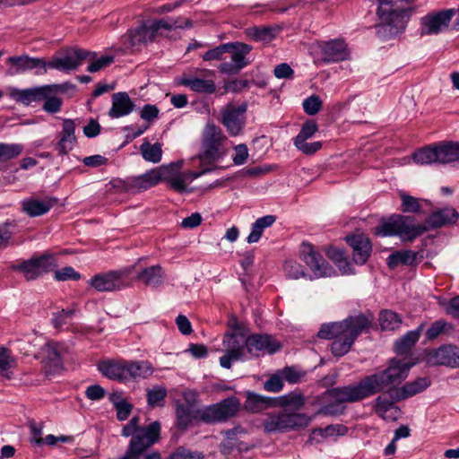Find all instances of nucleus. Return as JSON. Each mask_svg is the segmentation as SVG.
Returning a JSON list of instances; mask_svg holds the SVG:
<instances>
[{
	"mask_svg": "<svg viewBox=\"0 0 459 459\" xmlns=\"http://www.w3.org/2000/svg\"><path fill=\"white\" fill-rule=\"evenodd\" d=\"M274 399V407H281V410L266 415L263 420L265 432H287L308 425L310 418L305 413L297 412L305 404L301 393H290Z\"/></svg>",
	"mask_w": 459,
	"mask_h": 459,
	"instance_id": "1",
	"label": "nucleus"
},
{
	"mask_svg": "<svg viewBox=\"0 0 459 459\" xmlns=\"http://www.w3.org/2000/svg\"><path fill=\"white\" fill-rule=\"evenodd\" d=\"M239 406V400L236 396H230L218 403L197 410L196 415L193 416L189 407L179 403L176 407L177 426L180 429H186L195 418L205 423L225 421L237 414Z\"/></svg>",
	"mask_w": 459,
	"mask_h": 459,
	"instance_id": "2",
	"label": "nucleus"
},
{
	"mask_svg": "<svg viewBox=\"0 0 459 459\" xmlns=\"http://www.w3.org/2000/svg\"><path fill=\"white\" fill-rule=\"evenodd\" d=\"M300 258L312 272V275L305 272L303 265L296 261H287L284 264V273L290 279L298 280L299 278H308L309 280L333 277L336 272L331 266L322 255L309 244L303 242L300 248Z\"/></svg>",
	"mask_w": 459,
	"mask_h": 459,
	"instance_id": "3",
	"label": "nucleus"
},
{
	"mask_svg": "<svg viewBox=\"0 0 459 459\" xmlns=\"http://www.w3.org/2000/svg\"><path fill=\"white\" fill-rule=\"evenodd\" d=\"M413 363L392 359L387 368L362 378L359 383L360 394L372 396L385 390L396 387L409 374Z\"/></svg>",
	"mask_w": 459,
	"mask_h": 459,
	"instance_id": "4",
	"label": "nucleus"
},
{
	"mask_svg": "<svg viewBox=\"0 0 459 459\" xmlns=\"http://www.w3.org/2000/svg\"><path fill=\"white\" fill-rule=\"evenodd\" d=\"M412 2L414 0H377V32L384 30L389 37L402 33L410 18L409 4Z\"/></svg>",
	"mask_w": 459,
	"mask_h": 459,
	"instance_id": "5",
	"label": "nucleus"
},
{
	"mask_svg": "<svg viewBox=\"0 0 459 459\" xmlns=\"http://www.w3.org/2000/svg\"><path fill=\"white\" fill-rule=\"evenodd\" d=\"M228 137L222 130L214 124H207L204 128L201 142V152L198 154L201 166L212 168V165L221 160L228 152Z\"/></svg>",
	"mask_w": 459,
	"mask_h": 459,
	"instance_id": "6",
	"label": "nucleus"
},
{
	"mask_svg": "<svg viewBox=\"0 0 459 459\" xmlns=\"http://www.w3.org/2000/svg\"><path fill=\"white\" fill-rule=\"evenodd\" d=\"M359 383L342 387H334L325 392V397L331 400L328 403L321 406L316 415L338 416L344 412V403H355L368 398L360 394Z\"/></svg>",
	"mask_w": 459,
	"mask_h": 459,
	"instance_id": "7",
	"label": "nucleus"
},
{
	"mask_svg": "<svg viewBox=\"0 0 459 459\" xmlns=\"http://www.w3.org/2000/svg\"><path fill=\"white\" fill-rule=\"evenodd\" d=\"M212 168H204L201 171H182L181 163H170L160 166L161 182L166 183L167 186L178 194L191 193L193 188L189 185L203 175L212 172Z\"/></svg>",
	"mask_w": 459,
	"mask_h": 459,
	"instance_id": "8",
	"label": "nucleus"
},
{
	"mask_svg": "<svg viewBox=\"0 0 459 459\" xmlns=\"http://www.w3.org/2000/svg\"><path fill=\"white\" fill-rule=\"evenodd\" d=\"M411 216L393 215L376 229L381 236H398L403 241H411L426 232L424 223L414 224Z\"/></svg>",
	"mask_w": 459,
	"mask_h": 459,
	"instance_id": "9",
	"label": "nucleus"
},
{
	"mask_svg": "<svg viewBox=\"0 0 459 459\" xmlns=\"http://www.w3.org/2000/svg\"><path fill=\"white\" fill-rule=\"evenodd\" d=\"M372 316L366 315H358L352 317L351 325L339 334L332 342L331 351L333 356L342 357L347 354L357 337L364 331L369 328Z\"/></svg>",
	"mask_w": 459,
	"mask_h": 459,
	"instance_id": "10",
	"label": "nucleus"
},
{
	"mask_svg": "<svg viewBox=\"0 0 459 459\" xmlns=\"http://www.w3.org/2000/svg\"><path fill=\"white\" fill-rule=\"evenodd\" d=\"M134 266L98 273L89 281V285L99 292L120 290L127 286V280Z\"/></svg>",
	"mask_w": 459,
	"mask_h": 459,
	"instance_id": "11",
	"label": "nucleus"
},
{
	"mask_svg": "<svg viewBox=\"0 0 459 459\" xmlns=\"http://www.w3.org/2000/svg\"><path fill=\"white\" fill-rule=\"evenodd\" d=\"M92 56H94V54H91V51L79 48H71L66 49L63 56H53L47 62V68L70 73L82 65L86 58Z\"/></svg>",
	"mask_w": 459,
	"mask_h": 459,
	"instance_id": "12",
	"label": "nucleus"
},
{
	"mask_svg": "<svg viewBox=\"0 0 459 459\" xmlns=\"http://www.w3.org/2000/svg\"><path fill=\"white\" fill-rule=\"evenodd\" d=\"M247 106L246 103L238 106L228 103L221 108V122L230 136H238L243 133L247 122Z\"/></svg>",
	"mask_w": 459,
	"mask_h": 459,
	"instance_id": "13",
	"label": "nucleus"
},
{
	"mask_svg": "<svg viewBox=\"0 0 459 459\" xmlns=\"http://www.w3.org/2000/svg\"><path fill=\"white\" fill-rule=\"evenodd\" d=\"M225 354L220 358V365L223 368L230 369L232 363L244 359L246 338L237 333H227L222 341Z\"/></svg>",
	"mask_w": 459,
	"mask_h": 459,
	"instance_id": "14",
	"label": "nucleus"
},
{
	"mask_svg": "<svg viewBox=\"0 0 459 459\" xmlns=\"http://www.w3.org/2000/svg\"><path fill=\"white\" fill-rule=\"evenodd\" d=\"M74 87V86L69 82L61 84H47L24 90H15L12 95L16 101L28 106L32 102L43 100L44 98L48 97L51 92L65 91L66 90Z\"/></svg>",
	"mask_w": 459,
	"mask_h": 459,
	"instance_id": "15",
	"label": "nucleus"
},
{
	"mask_svg": "<svg viewBox=\"0 0 459 459\" xmlns=\"http://www.w3.org/2000/svg\"><path fill=\"white\" fill-rule=\"evenodd\" d=\"M7 65L6 74L14 76L36 69V74L47 72V62L43 58L31 57L28 55L10 56L5 61Z\"/></svg>",
	"mask_w": 459,
	"mask_h": 459,
	"instance_id": "16",
	"label": "nucleus"
},
{
	"mask_svg": "<svg viewBox=\"0 0 459 459\" xmlns=\"http://www.w3.org/2000/svg\"><path fill=\"white\" fill-rule=\"evenodd\" d=\"M230 48L229 52L231 56V62L221 63L218 69L222 74H234L246 67L249 61L247 56L251 52L252 47L242 42H229Z\"/></svg>",
	"mask_w": 459,
	"mask_h": 459,
	"instance_id": "17",
	"label": "nucleus"
},
{
	"mask_svg": "<svg viewBox=\"0 0 459 459\" xmlns=\"http://www.w3.org/2000/svg\"><path fill=\"white\" fill-rule=\"evenodd\" d=\"M161 182L160 167L152 169L145 173L128 178L124 181V190L127 193H140L157 186Z\"/></svg>",
	"mask_w": 459,
	"mask_h": 459,
	"instance_id": "18",
	"label": "nucleus"
},
{
	"mask_svg": "<svg viewBox=\"0 0 459 459\" xmlns=\"http://www.w3.org/2000/svg\"><path fill=\"white\" fill-rule=\"evenodd\" d=\"M456 12L455 8H451L426 15L422 18L420 34L433 35L439 33L443 29L448 27Z\"/></svg>",
	"mask_w": 459,
	"mask_h": 459,
	"instance_id": "19",
	"label": "nucleus"
},
{
	"mask_svg": "<svg viewBox=\"0 0 459 459\" xmlns=\"http://www.w3.org/2000/svg\"><path fill=\"white\" fill-rule=\"evenodd\" d=\"M428 361L433 365H441L452 368H459V346L445 344L432 351Z\"/></svg>",
	"mask_w": 459,
	"mask_h": 459,
	"instance_id": "20",
	"label": "nucleus"
},
{
	"mask_svg": "<svg viewBox=\"0 0 459 459\" xmlns=\"http://www.w3.org/2000/svg\"><path fill=\"white\" fill-rule=\"evenodd\" d=\"M324 61L326 63H335L350 58V51L346 42L342 39H334L325 41L321 45Z\"/></svg>",
	"mask_w": 459,
	"mask_h": 459,
	"instance_id": "21",
	"label": "nucleus"
},
{
	"mask_svg": "<svg viewBox=\"0 0 459 459\" xmlns=\"http://www.w3.org/2000/svg\"><path fill=\"white\" fill-rule=\"evenodd\" d=\"M246 348L252 356L258 357L265 352L274 353L280 349V346L273 341L270 335L253 334L246 339Z\"/></svg>",
	"mask_w": 459,
	"mask_h": 459,
	"instance_id": "22",
	"label": "nucleus"
},
{
	"mask_svg": "<svg viewBox=\"0 0 459 459\" xmlns=\"http://www.w3.org/2000/svg\"><path fill=\"white\" fill-rule=\"evenodd\" d=\"M458 218V212L452 207L437 209L429 214L424 221L426 232L430 230L454 225L456 223Z\"/></svg>",
	"mask_w": 459,
	"mask_h": 459,
	"instance_id": "23",
	"label": "nucleus"
},
{
	"mask_svg": "<svg viewBox=\"0 0 459 459\" xmlns=\"http://www.w3.org/2000/svg\"><path fill=\"white\" fill-rule=\"evenodd\" d=\"M59 347L58 343L48 342L41 348L42 363L48 375L57 373L63 368Z\"/></svg>",
	"mask_w": 459,
	"mask_h": 459,
	"instance_id": "24",
	"label": "nucleus"
},
{
	"mask_svg": "<svg viewBox=\"0 0 459 459\" xmlns=\"http://www.w3.org/2000/svg\"><path fill=\"white\" fill-rule=\"evenodd\" d=\"M99 370L106 377L121 383L128 382V360H108L99 363Z\"/></svg>",
	"mask_w": 459,
	"mask_h": 459,
	"instance_id": "25",
	"label": "nucleus"
},
{
	"mask_svg": "<svg viewBox=\"0 0 459 459\" xmlns=\"http://www.w3.org/2000/svg\"><path fill=\"white\" fill-rule=\"evenodd\" d=\"M55 267L54 258L51 255H42L39 258L24 262L21 270L28 280H33Z\"/></svg>",
	"mask_w": 459,
	"mask_h": 459,
	"instance_id": "26",
	"label": "nucleus"
},
{
	"mask_svg": "<svg viewBox=\"0 0 459 459\" xmlns=\"http://www.w3.org/2000/svg\"><path fill=\"white\" fill-rule=\"evenodd\" d=\"M346 240L352 248L353 260L357 264H364L370 256L372 251L371 242L364 235L358 234L347 237Z\"/></svg>",
	"mask_w": 459,
	"mask_h": 459,
	"instance_id": "27",
	"label": "nucleus"
},
{
	"mask_svg": "<svg viewBox=\"0 0 459 459\" xmlns=\"http://www.w3.org/2000/svg\"><path fill=\"white\" fill-rule=\"evenodd\" d=\"M134 108V103L126 92L120 91L112 95V106L108 110L111 118H119L129 115Z\"/></svg>",
	"mask_w": 459,
	"mask_h": 459,
	"instance_id": "28",
	"label": "nucleus"
},
{
	"mask_svg": "<svg viewBox=\"0 0 459 459\" xmlns=\"http://www.w3.org/2000/svg\"><path fill=\"white\" fill-rule=\"evenodd\" d=\"M179 83L193 91L203 94H212L216 91L213 80L203 79L194 75H184Z\"/></svg>",
	"mask_w": 459,
	"mask_h": 459,
	"instance_id": "29",
	"label": "nucleus"
},
{
	"mask_svg": "<svg viewBox=\"0 0 459 459\" xmlns=\"http://www.w3.org/2000/svg\"><path fill=\"white\" fill-rule=\"evenodd\" d=\"M386 392L383 393L376 399V411L383 419H387L386 413L389 411L395 410L394 403L402 399L396 398L398 394L397 387L385 388Z\"/></svg>",
	"mask_w": 459,
	"mask_h": 459,
	"instance_id": "30",
	"label": "nucleus"
},
{
	"mask_svg": "<svg viewBox=\"0 0 459 459\" xmlns=\"http://www.w3.org/2000/svg\"><path fill=\"white\" fill-rule=\"evenodd\" d=\"M438 164H446L459 160V143L442 142L436 144Z\"/></svg>",
	"mask_w": 459,
	"mask_h": 459,
	"instance_id": "31",
	"label": "nucleus"
},
{
	"mask_svg": "<svg viewBox=\"0 0 459 459\" xmlns=\"http://www.w3.org/2000/svg\"><path fill=\"white\" fill-rule=\"evenodd\" d=\"M274 398L260 395L253 392H247L244 407L247 411L256 413L268 408L274 407Z\"/></svg>",
	"mask_w": 459,
	"mask_h": 459,
	"instance_id": "32",
	"label": "nucleus"
},
{
	"mask_svg": "<svg viewBox=\"0 0 459 459\" xmlns=\"http://www.w3.org/2000/svg\"><path fill=\"white\" fill-rule=\"evenodd\" d=\"M56 199L37 200L28 199L22 202V210L30 217L47 213L56 204Z\"/></svg>",
	"mask_w": 459,
	"mask_h": 459,
	"instance_id": "33",
	"label": "nucleus"
},
{
	"mask_svg": "<svg viewBox=\"0 0 459 459\" xmlns=\"http://www.w3.org/2000/svg\"><path fill=\"white\" fill-rule=\"evenodd\" d=\"M423 328L424 324L422 323L415 330L407 332L402 338L397 340L394 344L395 352L399 355L408 353L418 342Z\"/></svg>",
	"mask_w": 459,
	"mask_h": 459,
	"instance_id": "34",
	"label": "nucleus"
},
{
	"mask_svg": "<svg viewBox=\"0 0 459 459\" xmlns=\"http://www.w3.org/2000/svg\"><path fill=\"white\" fill-rule=\"evenodd\" d=\"M130 46L132 48L138 47L148 40H152L155 35L152 31L150 22H144L140 26L130 30L127 34Z\"/></svg>",
	"mask_w": 459,
	"mask_h": 459,
	"instance_id": "35",
	"label": "nucleus"
},
{
	"mask_svg": "<svg viewBox=\"0 0 459 459\" xmlns=\"http://www.w3.org/2000/svg\"><path fill=\"white\" fill-rule=\"evenodd\" d=\"M430 379L423 377L415 379L414 381L406 383L402 387H397V393L400 394L396 398L407 399L422 391L426 390L430 385Z\"/></svg>",
	"mask_w": 459,
	"mask_h": 459,
	"instance_id": "36",
	"label": "nucleus"
},
{
	"mask_svg": "<svg viewBox=\"0 0 459 459\" xmlns=\"http://www.w3.org/2000/svg\"><path fill=\"white\" fill-rule=\"evenodd\" d=\"M352 317L353 316H349L342 322H333L322 325L317 333V336L320 339L334 340L339 334L343 333L349 325H351Z\"/></svg>",
	"mask_w": 459,
	"mask_h": 459,
	"instance_id": "37",
	"label": "nucleus"
},
{
	"mask_svg": "<svg viewBox=\"0 0 459 459\" xmlns=\"http://www.w3.org/2000/svg\"><path fill=\"white\" fill-rule=\"evenodd\" d=\"M153 373L152 364L146 360H128V381L147 378Z\"/></svg>",
	"mask_w": 459,
	"mask_h": 459,
	"instance_id": "38",
	"label": "nucleus"
},
{
	"mask_svg": "<svg viewBox=\"0 0 459 459\" xmlns=\"http://www.w3.org/2000/svg\"><path fill=\"white\" fill-rule=\"evenodd\" d=\"M276 221L274 215H265L258 218L251 226V231L247 238L249 244L259 241L265 229L271 227Z\"/></svg>",
	"mask_w": 459,
	"mask_h": 459,
	"instance_id": "39",
	"label": "nucleus"
},
{
	"mask_svg": "<svg viewBox=\"0 0 459 459\" xmlns=\"http://www.w3.org/2000/svg\"><path fill=\"white\" fill-rule=\"evenodd\" d=\"M418 257V253L412 250L395 251L386 259L389 268L394 269L399 264L413 265Z\"/></svg>",
	"mask_w": 459,
	"mask_h": 459,
	"instance_id": "40",
	"label": "nucleus"
},
{
	"mask_svg": "<svg viewBox=\"0 0 459 459\" xmlns=\"http://www.w3.org/2000/svg\"><path fill=\"white\" fill-rule=\"evenodd\" d=\"M164 278V273L160 265H152L143 269L137 275V279L146 285L159 286Z\"/></svg>",
	"mask_w": 459,
	"mask_h": 459,
	"instance_id": "41",
	"label": "nucleus"
},
{
	"mask_svg": "<svg viewBox=\"0 0 459 459\" xmlns=\"http://www.w3.org/2000/svg\"><path fill=\"white\" fill-rule=\"evenodd\" d=\"M140 153L145 161L159 163L162 158V144L160 143H151L144 139L140 145Z\"/></svg>",
	"mask_w": 459,
	"mask_h": 459,
	"instance_id": "42",
	"label": "nucleus"
},
{
	"mask_svg": "<svg viewBox=\"0 0 459 459\" xmlns=\"http://www.w3.org/2000/svg\"><path fill=\"white\" fill-rule=\"evenodd\" d=\"M149 22L155 36L161 29L169 30L173 28H186L191 26V22L188 19L179 20L174 18H168L152 21Z\"/></svg>",
	"mask_w": 459,
	"mask_h": 459,
	"instance_id": "43",
	"label": "nucleus"
},
{
	"mask_svg": "<svg viewBox=\"0 0 459 459\" xmlns=\"http://www.w3.org/2000/svg\"><path fill=\"white\" fill-rule=\"evenodd\" d=\"M402 204L401 210L405 213H423L421 210V202L428 203L427 200H420L406 193L399 194Z\"/></svg>",
	"mask_w": 459,
	"mask_h": 459,
	"instance_id": "44",
	"label": "nucleus"
},
{
	"mask_svg": "<svg viewBox=\"0 0 459 459\" xmlns=\"http://www.w3.org/2000/svg\"><path fill=\"white\" fill-rule=\"evenodd\" d=\"M274 29L265 26H254L246 30V34L255 41L269 42L275 37Z\"/></svg>",
	"mask_w": 459,
	"mask_h": 459,
	"instance_id": "45",
	"label": "nucleus"
},
{
	"mask_svg": "<svg viewBox=\"0 0 459 459\" xmlns=\"http://www.w3.org/2000/svg\"><path fill=\"white\" fill-rule=\"evenodd\" d=\"M412 159L420 165L437 163L436 144L418 150L412 154Z\"/></svg>",
	"mask_w": 459,
	"mask_h": 459,
	"instance_id": "46",
	"label": "nucleus"
},
{
	"mask_svg": "<svg viewBox=\"0 0 459 459\" xmlns=\"http://www.w3.org/2000/svg\"><path fill=\"white\" fill-rule=\"evenodd\" d=\"M379 323L383 330L394 331L401 326L402 318L391 310H384L379 315Z\"/></svg>",
	"mask_w": 459,
	"mask_h": 459,
	"instance_id": "47",
	"label": "nucleus"
},
{
	"mask_svg": "<svg viewBox=\"0 0 459 459\" xmlns=\"http://www.w3.org/2000/svg\"><path fill=\"white\" fill-rule=\"evenodd\" d=\"M147 403L151 407L163 406L167 396V389L165 386L157 385L147 389L146 393Z\"/></svg>",
	"mask_w": 459,
	"mask_h": 459,
	"instance_id": "48",
	"label": "nucleus"
},
{
	"mask_svg": "<svg viewBox=\"0 0 459 459\" xmlns=\"http://www.w3.org/2000/svg\"><path fill=\"white\" fill-rule=\"evenodd\" d=\"M348 432V428L342 424L328 425L325 428H318L313 431L314 436H320L322 437H332L344 436Z\"/></svg>",
	"mask_w": 459,
	"mask_h": 459,
	"instance_id": "49",
	"label": "nucleus"
},
{
	"mask_svg": "<svg viewBox=\"0 0 459 459\" xmlns=\"http://www.w3.org/2000/svg\"><path fill=\"white\" fill-rule=\"evenodd\" d=\"M23 150L19 143H0V161H7L19 156Z\"/></svg>",
	"mask_w": 459,
	"mask_h": 459,
	"instance_id": "50",
	"label": "nucleus"
},
{
	"mask_svg": "<svg viewBox=\"0 0 459 459\" xmlns=\"http://www.w3.org/2000/svg\"><path fill=\"white\" fill-rule=\"evenodd\" d=\"M94 54V56L86 58L85 61H89L90 65L87 67V71L89 73H96L100 70L108 66L111 63H113L114 58L111 56H101L100 57H97L96 52H91Z\"/></svg>",
	"mask_w": 459,
	"mask_h": 459,
	"instance_id": "51",
	"label": "nucleus"
},
{
	"mask_svg": "<svg viewBox=\"0 0 459 459\" xmlns=\"http://www.w3.org/2000/svg\"><path fill=\"white\" fill-rule=\"evenodd\" d=\"M452 324L446 322L444 319H439L431 324V325L426 331V338L429 341L435 340L441 333H445L447 329H452Z\"/></svg>",
	"mask_w": 459,
	"mask_h": 459,
	"instance_id": "52",
	"label": "nucleus"
},
{
	"mask_svg": "<svg viewBox=\"0 0 459 459\" xmlns=\"http://www.w3.org/2000/svg\"><path fill=\"white\" fill-rule=\"evenodd\" d=\"M230 48L229 43L221 44L204 53L202 58L204 61L222 60L223 55L229 52Z\"/></svg>",
	"mask_w": 459,
	"mask_h": 459,
	"instance_id": "53",
	"label": "nucleus"
},
{
	"mask_svg": "<svg viewBox=\"0 0 459 459\" xmlns=\"http://www.w3.org/2000/svg\"><path fill=\"white\" fill-rule=\"evenodd\" d=\"M280 372L283 377V380L290 384L300 382L306 375L304 371L299 370L295 367H285Z\"/></svg>",
	"mask_w": 459,
	"mask_h": 459,
	"instance_id": "54",
	"label": "nucleus"
},
{
	"mask_svg": "<svg viewBox=\"0 0 459 459\" xmlns=\"http://www.w3.org/2000/svg\"><path fill=\"white\" fill-rule=\"evenodd\" d=\"M59 140L64 142L76 143L75 124L73 119L65 118L63 120L62 134Z\"/></svg>",
	"mask_w": 459,
	"mask_h": 459,
	"instance_id": "55",
	"label": "nucleus"
},
{
	"mask_svg": "<svg viewBox=\"0 0 459 459\" xmlns=\"http://www.w3.org/2000/svg\"><path fill=\"white\" fill-rule=\"evenodd\" d=\"M58 91H54L48 94V97L44 98L43 110L49 114H55L60 111L62 106V100L56 97Z\"/></svg>",
	"mask_w": 459,
	"mask_h": 459,
	"instance_id": "56",
	"label": "nucleus"
},
{
	"mask_svg": "<svg viewBox=\"0 0 459 459\" xmlns=\"http://www.w3.org/2000/svg\"><path fill=\"white\" fill-rule=\"evenodd\" d=\"M318 126L316 122L308 120L303 124L299 134L294 138V141H307L314 136L317 132Z\"/></svg>",
	"mask_w": 459,
	"mask_h": 459,
	"instance_id": "57",
	"label": "nucleus"
},
{
	"mask_svg": "<svg viewBox=\"0 0 459 459\" xmlns=\"http://www.w3.org/2000/svg\"><path fill=\"white\" fill-rule=\"evenodd\" d=\"M304 111L310 116L316 115L321 108L322 101L316 95H312L303 101Z\"/></svg>",
	"mask_w": 459,
	"mask_h": 459,
	"instance_id": "58",
	"label": "nucleus"
},
{
	"mask_svg": "<svg viewBox=\"0 0 459 459\" xmlns=\"http://www.w3.org/2000/svg\"><path fill=\"white\" fill-rule=\"evenodd\" d=\"M294 145L306 155H312L322 148L321 142L307 143V141H294Z\"/></svg>",
	"mask_w": 459,
	"mask_h": 459,
	"instance_id": "59",
	"label": "nucleus"
},
{
	"mask_svg": "<svg viewBox=\"0 0 459 459\" xmlns=\"http://www.w3.org/2000/svg\"><path fill=\"white\" fill-rule=\"evenodd\" d=\"M74 315V310H61L54 314L52 324L56 329H59L67 325Z\"/></svg>",
	"mask_w": 459,
	"mask_h": 459,
	"instance_id": "60",
	"label": "nucleus"
},
{
	"mask_svg": "<svg viewBox=\"0 0 459 459\" xmlns=\"http://www.w3.org/2000/svg\"><path fill=\"white\" fill-rule=\"evenodd\" d=\"M81 278L79 273H77L73 267L65 266L60 270L55 272V279L57 281H77Z\"/></svg>",
	"mask_w": 459,
	"mask_h": 459,
	"instance_id": "61",
	"label": "nucleus"
},
{
	"mask_svg": "<svg viewBox=\"0 0 459 459\" xmlns=\"http://www.w3.org/2000/svg\"><path fill=\"white\" fill-rule=\"evenodd\" d=\"M283 377L279 371L278 374L273 375L264 384V387L268 392H280L283 388Z\"/></svg>",
	"mask_w": 459,
	"mask_h": 459,
	"instance_id": "62",
	"label": "nucleus"
},
{
	"mask_svg": "<svg viewBox=\"0 0 459 459\" xmlns=\"http://www.w3.org/2000/svg\"><path fill=\"white\" fill-rule=\"evenodd\" d=\"M160 109L156 105L146 104L140 111V117L148 122H152L159 117Z\"/></svg>",
	"mask_w": 459,
	"mask_h": 459,
	"instance_id": "63",
	"label": "nucleus"
},
{
	"mask_svg": "<svg viewBox=\"0 0 459 459\" xmlns=\"http://www.w3.org/2000/svg\"><path fill=\"white\" fill-rule=\"evenodd\" d=\"M447 315L454 318H459V296L450 299L448 301L442 303Z\"/></svg>",
	"mask_w": 459,
	"mask_h": 459,
	"instance_id": "64",
	"label": "nucleus"
}]
</instances>
